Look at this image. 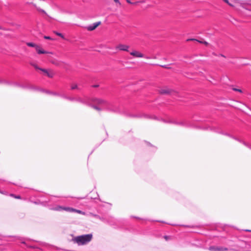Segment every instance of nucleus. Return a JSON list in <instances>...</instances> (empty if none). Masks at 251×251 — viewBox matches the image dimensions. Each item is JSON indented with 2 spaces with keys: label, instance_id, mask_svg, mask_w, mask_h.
<instances>
[{
  "label": "nucleus",
  "instance_id": "obj_4",
  "mask_svg": "<svg viewBox=\"0 0 251 251\" xmlns=\"http://www.w3.org/2000/svg\"><path fill=\"white\" fill-rule=\"evenodd\" d=\"M94 102L100 106L106 107H108L110 105V103L102 99H96L94 100Z\"/></svg>",
  "mask_w": 251,
  "mask_h": 251
},
{
  "label": "nucleus",
  "instance_id": "obj_21",
  "mask_svg": "<svg viewBox=\"0 0 251 251\" xmlns=\"http://www.w3.org/2000/svg\"><path fill=\"white\" fill-rule=\"evenodd\" d=\"M68 100L70 101H76V98L74 97H68Z\"/></svg>",
  "mask_w": 251,
  "mask_h": 251
},
{
  "label": "nucleus",
  "instance_id": "obj_10",
  "mask_svg": "<svg viewBox=\"0 0 251 251\" xmlns=\"http://www.w3.org/2000/svg\"><path fill=\"white\" fill-rule=\"evenodd\" d=\"M49 206V209L54 211H62V206L56 205H48Z\"/></svg>",
  "mask_w": 251,
  "mask_h": 251
},
{
  "label": "nucleus",
  "instance_id": "obj_29",
  "mask_svg": "<svg viewBox=\"0 0 251 251\" xmlns=\"http://www.w3.org/2000/svg\"><path fill=\"white\" fill-rule=\"evenodd\" d=\"M74 212H77V213H81V211L78 210H76V209H75V211Z\"/></svg>",
  "mask_w": 251,
  "mask_h": 251
},
{
  "label": "nucleus",
  "instance_id": "obj_30",
  "mask_svg": "<svg viewBox=\"0 0 251 251\" xmlns=\"http://www.w3.org/2000/svg\"><path fill=\"white\" fill-rule=\"evenodd\" d=\"M127 2L129 3H131V4H133L134 3H132L130 0H126Z\"/></svg>",
  "mask_w": 251,
  "mask_h": 251
},
{
  "label": "nucleus",
  "instance_id": "obj_9",
  "mask_svg": "<svg viewBox=\"0 0 251 251\" xmlns=\"http://www.w3.org/2000/svg\"><path fill=\"white\" fill-rule=\"evenodd\" d=\"M100 22L95 23L93 24V25H90L87 26L86 29L88 31H92V30H94L95 29H96L100 25Z\"/></svg>",
  "mask_w": 251,
  "mask_h": 251
},
{
  "label": "nucleus",
  "instance_id": "obj_17",
  "mask_svg": "<svg viewBox=\"0 0 251 251\" xmlns=\"http://www.w3.org/2000/svg\"><path fill=\"white\" fill-rule=\"evenodd\" d=\"M48 93L50 94H51L52 95H54V96H59V95H60V93H57V92H50Z\"/></svg>",
  "mask_w": 251,
  "mask_h": 251
},
{
  "label": "nucleus",
  "instance_id": "obj_20",
  "mask_svg": "<svg viewBox=\"0 0 251 251\" xmlns=\"http://www.w3.org/2000/svg\"><path fill=\"white\" fill-rule=\"evenodd\" d=\"M10 196L11 197H12L15 198V199H21V197L20 196H16L14 194H10Z\"/></svg>",
  "mask_w": 251,
  "mask_h": 251
},
{
  "label": "nucleus",
  "instance_id": "obj_26",
  "mask_svg": "<svg viewBox=\"0 0 251 251\" xmlns=\"http://www.w3.org/2000/svg\"><path fill=\"white\" fill-rule=\"evenodd\" d=\"M176 124L181 126H184L185 125L184 122L177 123Z\"/></svg>",
  "mask_w": 251,
  "mask_h": 251
},
{
  "label": "nucleus",
  "instance_id": "obj_35",
  "mask_svg": "<svg viewBox=\"0 0 251 251\" xmlns=\"http://www.w3.org/2000/svg\"><path fill=\"white\" fill-rule=\"evenodd\" d=\"M246 231H251V230H246Z\"/></svg>",
  "mask_w": 251,
  "mask_h": 251
},
{
  "label": "nucleus",
  "instance_id": "obj_13",
  "mask_svg": "<svg viewBox=\"0 0 251 251\" xmlns=\"http://www.w3.org/2000/svg\"><path fill=\"white\" fill-rule=\"evenodd\" d=\"M62 210H65L68 212H74L75 211V209L71 207H65L62 206Z\"/></svg>",
  "mask_w": 251,
  "mask_h": 251
},
{
  "label": "nucleus",
  "instance_id": "obj_33",
  "mask_svg": "<svg viewBox=\"0 0 251 251\" xmlns=\"http://www.w3.org/2000/svg\"><path fill=\"white\" fill-rule=\"evenodd\" d=\"M145 2V1H144V0H142V1H140V2H142V3H143V2Z\"/></svg>",
  "mask_w": 251,
  "mask_h": 251
},
{
  "label": "nucleus",
  "instance_id": "obj_6",
  "mask_svg": "<svg viewBox=\"0 0 251 251\" xmlns=\"http://www.w3.org/2000/svg\"><path fill=\"white\" fill-rule=\"evenodd\" d=\"M32 47H35V50L38 54H52L51 52L44 50L42 48L32 44Z\"/></svg>",
  "mask_w": 251,
  "mask_h": 251
},
{
  "label": "nucleus",
  "instance_id": "obj_25",
  "mask_svg": "<svg viewBox=\"0 0 251 251\" xmlns=\"http://www.w3.org/2000/svg\"><path fill=\"white\" fill-rule=\"evenodd\" d=\"M232 89H233V90H234L235 91H237V92H239L240 93H242V90L241 89H240L233 88Z\"/></svg>",
  "mask_w": 251,
  "mask_h": 251
},
{
  "label": "nucleus",
  "instance_id": "obj_24",
  "mask_svg": "<svg viewBox=\"0 0 251 251\" xmlns=\"http://www.w3.org/2000/svg\"><path fill=\"white\" fill-rule=\"evenodd\" d=\"M93 108L94 109L97 110H100L101 109L98 106L96 105H92V106Z\"/></svg>",
  "mask_w": 251,
  "mask_h": 251
},
{
  "label": "nucleus",
  "instance_id": "obj_3",
  "mask_svg": "<svg viewBox=\"0 0 251 251\" xmlns=\"http://www.w3.org/2000/svg\"><path fill=\"white\" fill-rule=\"evenodd\" d=\"M32 66H33L38 71V72L41 75H43L45 76H47L50 78L52 77L54 75V73L51 70L40 68L38 67L36 65L34 64H32Z\"/></svg>",
  "mask_w": 251,
  "mask_h": 251
},
{
  "label": "nucleus",
  "instance_id": "obj_22",
  "mask_svg": "<svg viewBox=\"0 0 251 251\" xmlns=\"http://www.w3.org/2000/svg\"><path fill=\"white\" fill-rule=\"evenodd\" d=\"M76 101L79 102L84 103L83 100L80 98H76Z\"/></svg>",
  "mask_w": 251,
  "mask_h": 251
},
{
  "label": "nucleus",
  "instance_id": "obj_15",
  "mask_svg": "<svg viewBox=\"0 0 251 251\" xmlns=\"http://www.w3.org/2000/svg\"><path fill=\"white\" fill-rule=\"evenodd\" d=\"M71 89L72 90H75V89H79L77 85L75 84H73L71 85Z\"/></svg>",
  "mask_w": 251,
  "mask_h": 251
},
{
  "label": "nucleus",
  "instance_id": "obj_11",
  "mask_svg": "<svg viewBox=\"0 0 251 251\" xmlns=\"http://www.w3.org/2000/svg\"><path fill=\"white\" fill-rule=\"evenodd\" d=\"M130 54L131 55H132L134 57H144L143 54H142V53H141L139 51H136V50L131 52L130 53Z\"/></svg>",
  "mask_w": 251,
  "mask_h": 251
},
{
  "label": "nucleus",
  "instance_id": "obj_1",
  "mask_svg": "<svg viewBox=\"0 0 251 251\" xmlns=\"http://www.w3.org/2000/svg\"><path fill=\"white\" fill-rule=\"evenodd\" d=\"M92 234H88L76 236L72 239V241L76 243L78 245H83L87 244L91 241Z\"/></svg>",
  "mask_w": 251,
  "mask_h": 251
},
{
  "label": "nucleus",
  "instance_id": "obj_27",
  "mask_svg": "<svg viewBox=\"0 0 251 251\" xmlns=\"http://www.w3.org/2000/svg\"><path fill=\"white\" fill-rule=\"evenodd\" d=\"M246 3L248 5H251V0H249L247 1Z\"/></svg>",
  "mask_w": 251,
  "mask_h": 251
},
{
  "label": "nucleus",
  "instance_id": "obj_16",
  "mask_svg": "<svg viewBox=\"0 0 251 251\" xmlns=\"http://www.w3.org/2000/svg\"><path fill=\"white\" fill-rule=\"evenodd\" d=\"M54 33H55L56 35H57V36H60L62 39H65L64 36L62 33L58 32H55Z\"/></svg>",
  "mask_w": 251,
  "mask_h": 251
},
{
  "label": "nucleus",
  "instance_id": "obj_23",
  "mask_svg": "<svg viewBox=\"0 0 251 251\" xmlns=\"http://www.w3.org/2000/svg\"><path fill=\"white\" fill-rule=\"evenodd\" d=\"M164 238L166 240L168 241L169 240H170L171 239V237L170 236H167L165 235L164 236Z\"/></svg>",
  "mask_w": 251,
  "mask_h": 251
},
{
  "label": "nucleus",
  "instance_id": "obj_7",
  "mask_svg": "<svg viewBox=\"0 0 251 251\" xmlns=\"http://www.w3.org/2000/svg\"><path fill=\"white\" fill-rule=\"evenodd\" d=\"M209 250L211 251H227L228 249L221 247L211 246L209 248Z\"/></svg>",
  "mask_w": 251,
  "mask_h": 251
},
{
  "label": "nucleus",
  "instance_id": "obj_34",
  "mask_svg": "<svg viewBox=\"0 0 251 251\" xmlns=\"http://www.w3.org/2000/svg\"><path fill=\"white\" fill-rule=\"evenodd\" d=\"M0 193H2V194H4L3 192H1L0 191Z\"/></svg>",
  "mask_w": 251,
  "mask_h": 251
},
{
  "label": "nucleus",
  "instance_id": "obj_2",
  "mask_svg": "<svg viewBox=\"0 0 251 251\" xmlns=\"http://www.w3.org/2000/svg\"><path fill=\"white\" fill-rule=\"evenodd\" d=\"M32 66H33L38 71V72L41 75H43L45 76H47L50 78L52 77L54 75V73L51 70L40 68L38 67L36 65L34 64H32Z\"/></svg>",
  "mask_w": 251,
  "mask_h": 251
},
{
  "label": "nucleus",
  "instance_id": "obj_12",
  "mask_svg": "<svg viewBox=\"0 0 251 251\" xmlns=\"http://www.w3.org/2000/svg\"><path fill=\"white\" fill-rule=\"evenodd\" d=\"M159 92L161 94H169L171 93V91L167 88H163L159 90Z\"/></svg>",
  "mask_w": 251,
  "mask_h": 251
},
{
  "label": "nucleus",
  "instance_id": "obj_8",
  "mask_svg": "<svg viewBox=\"0 0 251 251\" xmlns=\"http://www.w3.org/2000/svg\"><path fill=\"white\" fill-rule=\"evenodd\" d=\"M129 48V47L126 45L124 44H119L118 46H116V49H118L120 50H123V51H128V49Z\"/></svg>",
  "mask_w": 251,
  "mask_h": 251
},
{
  "label": "nucleus",
  "instance_id": "obj_28",
  "mask_svg": "<svg viewBox=\"0 0 251 251\" xmlns=\"http://www.w3.org/2000/svg\"><path fill=\"white\" fill-rule=\"evenodd\" d=\"M44 38L46 39H50V37L49 36H45Z\"/></svg>",
  "mask_w": 251,
  "mask_h": 251
},
{
  "label": "nucleus",
  "instance_id": "obj_31",
  "mask_svg": "<svg viewBox=\"0 0 251 251\" xmlns=\"http://www.w3.org/2000/svg\"><path fill=\"white\" fill-rule=\"evenodd\" d=\"M27 45H28V46H29V47H31V43H28L27 44Z\"/></svg>",
  "mask_w": 251,
  "mask_h": 251
},
{
  "label": "nucleus",
  "instance_id": "obj_5",
  "mask_svg": "<svg viewBox=\"0 0 251 251\" xmlns=\"http://www.w3.org/2000/svg\"><path fill=\"white\" fill-rule=\"evenodd\" d=\"M224 2L227 4L231 7H235L237 4H241V2L239 0H222Z\"/></svg>",
  "mask_w": 251,
  "mask_h": 251
},
{
  "label": "nucleus",
  "instance_id": "obj_19",
  "mask_svg": "<svg viewBox=\"0 0 251 251\" xmlns=\"http://www.w3.org/2000/svg\"><path fill=\"white\" fill-rule=\"evenodd\" d=\"M114 0V1H115V2L116 3V5H117V6H121V3H120V2L119 0Z\"/></svg>",
  "mask_w": 251,
  "mask_h": 251
},
{
  "label": "nucleus",
  "instance_id": "obj_18",
  "mask_svg": "<svg viewBox=\"0 0 251 251\" xmlns=\"http://www.w3.org/2000/svg\"><path fill=\"white\" fill-rule=\"evenodd\" d=\"M59 97H60L61 98H63L64 99H67V100H68V98L69 97H67V96H66L65 94H60Z\"/></svg>",
  "mask_w": 251,
  "mask_h": 251
},
{
  "label": "nucleus",
  "instance_id": "obj_14",
  "mask_svg": "<svg viewBox=\"0 0 251 251\" xmlns=\"http://www.w3.org/2000/svg\"><path fill=\"white\" fill-rule=\"evenodd\" d=\"M189 40H196L200 43H203L204 44H205V45L207 46L208 45V43L206 42V41H204V42H201V41H199L198 40H196V39H188V41H189Z\"/></svg>",
  "mask_w": 251,
  "mask_h": 251
},
{
  "label": "nucleus",
  "instance_id": "obj_32",
  "mask_svg": "<svg viewBox=\"0 0 251 251\" xmlns=\"http://www.w3.org/2000/svg\"><path fill=\"white\" fill-rule=\"evenodd\" d=\"M162 67L165 68H168L167 65L162 66Z\"/></svg>",
  "mask_w": 251,
  "mask_h": 251
}]
</instances>
